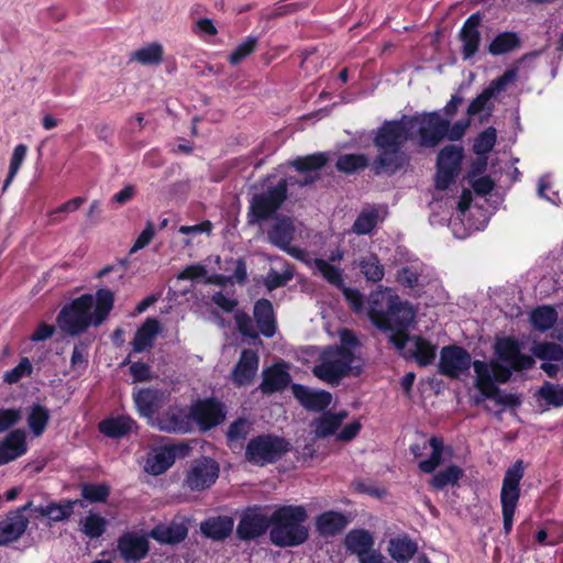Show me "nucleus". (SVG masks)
I'll list each match as a JSON object with an SVG mask.
<instances>
[{
  "label": "nucleus",
  "mask_w": 563,
  "mask_h": 563,
  "mask_svg": "<svg viewBox=\"0 0 563 563\" xmlns=\"http://www.w3.org/2000/svg\"><path fill=\"white\" fill-rule=\"evenodd\" d=\"M456 110L457 92L451 95L442 110L384 121L373 137L378 151L372 164L373 174L393 176L405 168L409 163V156L402 150L407 142L420 148H435L444 141H457V122L452 123L448 117Z\"/></svg>",
  "instance_id": "f257e3e1"
},
{
  "label": "nucleus",
  "mask_w": 563,
  "mask_h": 563,
  "mask_svg": "<svg viewBox=\"0 0 563 563\" xmlns=\"http://www.w3.org/2000/svg\"><path fill=\"white\" fill-rule=\"evenodd\" d=\"M368 318L383 332H390L388 341L405 358H413L421 367L430 365L437 347L422 336H410L408 328L415 311L398 296L378 294L369 300Z\"/></svg>",
  "instance_id": "f03ea898"
},
{
  "label": "nucleus",
  "mask_w": 563,
  "mask_h": 563,
  "mask_svg": "<svg viewBox=\"0 0 563 563\" xmlns=\"http://www.w3.org/2000/svg\"><path fill=\"white\" fill-rule=\"evenodd\" d=\"M114 306V292L100 288L96 296L84 294L64 306L57 314L58 327L75 336L88 330L90 325L99 327L109 317Z\"/></svg>",
  "instance_id": "7ed1b4c3"
},
{
  "label": "nucleus",
  "mask_w": 563,
  "mask_h": 563,
  "mask_svg": "<svg viewBox=\"0 0 563 563\" xmlns=\"http://www.w3.org/2000/svg\"><path fill=\"white\" fill-rule=\"evenodd\" d=\"M308 519L303 506L284 505L272 514L269 530L271 542L280 548H291L303 544L309 538V530L303 525Z\"/></svg>",
  "instance_id": "20e7f679"
},
{
  "label": "nucleus",
  "mask_w": 563,
  "mask_h": 563,
  "mask_svg": "<svg viewBox=\"0 0 563 563\" xmlns=\"http://www.w3.org/2000/svg\"><path fill=\"white\" fill-rule=\"evenodd\" d=\"M354 360L353 350L328 345L319 354L312 374L331 386H338L343 378L360 375L361 368L352 365Z\"/></svg>",
  "instance_id": "39448f33"
},
{
  "label": "nucleus",
  "mask_w": 563,
  "mask_h": 563,
  "mask_svg": "<svg viewBox=\"0 0 563 563\" xmlns=\"http://www.w3.org/2000/svg\"><path fill=\"white\" fill-rule=\"evenodd\" d=\"M253 318L256 328L247 312L239 310L234 313L235 325L242 336L258 340L260 334L267 339L276 334L277 319L271 300L266 298L256 300L253 306Z\"/></svg>",
  "instance_id": "423d86ee"
},
{
  "label": "nucleus",
  "mask_w": 563,
  "mask_h": 563,
  "mask_svg": "<svg viewBox=\"0 0 563 563\" xmlns=\"http://www.w3.org/2000/svg\"><path fill=\"white\" fill-rule=\"evenodd\" d=\"M473 366L476 373V387L485 397L493 399L497 405L507 407L520 404L517 396L501 393L494 384V382L506 383L509 380L510 371L508 368L497 362L487 364L482 361H475Z\"/></svg>",
  "instance_id": "0eeeda50"
},
{
  "label": "nucleus",
  "mask_w": 563,
  "mask_h": 563,
  "mask_svg": "<svg viewBox=\"0 0 563 563\" xmlns=\"http://www.w3.org/2000/svg\"><path fill=\"white\" fill-rule=\"evenodd\" d=\"M291 451V443L274 433H261L251 438L245 445V461L255 466H266L280 461Z\"/></svg>",
  "instance_id": "6e6552de"
},
{
  "label": "nucleus",
  "mask_w": 563,
  "mask_h": 563,
  "mask_svg": "<svg viewBox=\"0 0 563 563\" xmlns=\"http://www.w3.org/2000/svg\"><path fill=\"white\" fill-rule=\"evenodd\" d=\"M288 180L280 179L275 186L253 195L247 211L249 224H260L276 218L278 210L288 199Z\"/></svg>",
  "instance_id": "1a4fd4ad"
},
{
  "label": "nucleus",
  "mask_w": 563,
  "mask_h": 563,
  "mask_svg": "<svg viewBox=\"0 0 563 563\" xmlns=\"http://www.w3.org/2000/svg\"><path fill=\"white\" fill-rule=\"evenodd\" d=\"M523 463L517 461L510 466L503 479L500 503L503 508L504 530L509 533L512 529V520L520 497V481L523 477Z\"/></svg>",
  "instance_id": "9d476101"
},
{
  "label": "nucleus",
  "mask_w": 563,
  "mask_h": 563,
  "mask_svg": "<svg viewBox=\"0 0 563 563\" xmlns=\"http://www.w3.org/2000/svg\"><path fill=\"white\" fill-rule=\"evenodd\" d=\"M220 465L209 456L194 460L185 475L184 487L190 492H203L219 478Z\"/></svg>",
  "instance_id": "9b49d317"
},
{
  "label": "nucleus",
  "mask_w": 563,
  "mask_h": 563,
  "mask_svg": "<svg viewBox=\"0 0 563 563\" xmlns=\"http://www.w3.org/2000/svg\"><path fill=\"white\" fill-rule=\"evenodd\" d=\"M190 416V406L169 405L153 419L152 427L166 433L186 434L194 429Z\"/></svg>",
  "instance_id": "f8f14e48"
},
{
  "label": "nucleus",
  "mask_w": 563,
  "mask_h": 563,
  "mask_svg": "<svg viewBox=\"0 0 563 563\" xmlns=\"http://www.w3.org/2000/svg\"><path fill=\"white\" fill-rule=\"evenodd\" d=\"M272 526V516L268 517L262 506L247 507L240 517L236 536L242 541L255 540L264 536Z\"/></svg>",
  "instance_id": "ddd939ff"
},
{
  "label": "nucleus",
  "mask_w": 563,
  "mask_h": 563,
  "mask_svg": "<svg viewBox=\"0 0 563 563\" xmlns=\"http://www.w3.org/2000/svg\"><path fill=\"white\" fill-rule=\"evenodd\" d=\"M190 411L192 423L196 422L202 431L222 423L227 415L224 405L214 397L198 399L190 405Z\"/></svg>",
  "instance_id": "4468645a"
},
{
  "label": "nucleus",
  "mask_w": 563,
  "mask_h": 563,
  "mask_svg": "<svg viewBox=\"0 0 563 563\" xmlns=\"http://www.w3.org/2000/svg\"><path fill=\"white\" fill-rule=\"evenodd\" d=\"M31 507L32 501H29L15 510L9 511L5 517L0 520V547L8 545L19 540L24 534L30 523L24 512L31 509Z\"/></svg>",
  "instance_id": "2eb2a0df"
},
{
  "label": "nucleus",
  "mask_w": 563,
  "mask_h": 563,
  "mask_svg": "<svg viewBox=\"0 0 563 563\" xmlns=\"http://www.w3.org/2000/svg\"><path fill=\"white\" fill-rule=\"evenodd\" d=\"M456 177L457 145L450 144L443 147L438 154L434 186L438 190H445Z\"/></svg>",
  "instance_id": "dca6fc26"
},
{
  "label": "nucleus",
  "mask_w": 563,
  "mask_h": 563,
  "mask_svg": "<svg viewBox=\"0 0 563 563\" xmlns=\"http://www.w3.org/2000/svg\"><path fill=\"white\" fill-rule=\"evenodd\" d=\"M167 395L164 390L157 388H141L133 394L135 409L140 417L146 418L152 424L153 419L161 413L159 410L164 406Z\"/></svg>",
  "instance_id": "f3484780"
},
{
  "label": "nucleus",
  "mask_w": 563,
  "mask_h": 563,
  "mask_svg": "<svg viewBox=\"0 0 563 563\" xmlns=\"http://www.w3.org/2000/svg\"><path fill=\"white\" fill-rule=\"evenodd\" d=\"M294 236L295 225L289 217L278 218L267 232V239L271 244L299 258L302 251L296 246H291Z\"/></svg>",
  "instance_id": "a211bd4d"
},
{
  "label": "nucleus",
  "mask_w": 563,
  "mask_h": 563,
  "mask_svg": "<svg viewBox=\"0 0 563 563\" xmlns=\"http://www.w3.org/2000/svg\"><path fill=\"white\" fill-rule=\"evenodd\" d=\"M496 353L500 361L508 364L509 367L507 368L510 372L528 369L534 364L533 357L521 354L519 342L511 338L498 340L496 343Z\"/></svg>",
  "instance_id": "6ab92c4d"
},
{
  "label": "nucleus",
  "mask_w": 563,
  "mask_h": 563,
  "mask_svg": "<svg viewBox=\"0 0 563 563\" xmlns=\"http://www.w3.org/2000/svg\"><path fill=\"white\" fill-rule=\"evenodd\" d=\"M118 551L126 562H139L145 559L150 552V542L146 536H139L136 532L128 531L118 539Z\"/></svg>",
  "instance_id": "aec40b11"
},
{
  "label": "nucleus",
  "mask_w": 563,
  "mask_h": 563,
  "mask_svg": "<svg viewBox=\"0 0 563 563\" xmlns=\"http://www.w3.org/2000/svg\"><path fill=\"white\" fill-rule=\"evenodd\" d=\"M291 391L298 402L309 411H323L330 406L332 401L331 393L323 389L313 390L305 385L297 383L291 385Z\"/></svg>",
  "instance_id": "412c9836"
},
{
  "label": "nucleus",
  "mask_w": 563,
  "mask_h": 563,
  "mask_svg": "<svg viewBox=\"0 0 563 563\" xmlns=\"http://www.w3.org/2000/svg\"><path fill=\"white\" fill-rule=\"evenodd\" d=\"M188 449L187 444H169L159 448L155 454L147 460L146 471L155 476L164 474L175 463L177 455Z\"/></svg>",
  "instance_id": "4be33fe9"
},
{
  "label": "nucleus",
  "mask_w": 563,
  "mask_h": 563,
  "mask_svg": "<svg viewBox=\"0 0 563 563\" xmlns=\"http://www.w3.org/2000/svg\"><path fill=\"white\" fill-rule=\"evenodd\" d=\"M428 446L431 448V455L419 462V470L427 474L432 473L442 463V454L444 451L443 439L440 437H431L429 441H424L422 444L415 443L410 445V452L415 457L421 456Z\"/></svg>",
  "instance_id": "5701e85b"
},
{
  "label": "nucleus",
  "mask_w": 563,
  "mask_h": 563,
  "mask_svg": "<svg viewBox=\"0 0 563 563\" xmlns=\"http://www.w3.org/2000/svg\"><path fill=\"white\" fill-rule=\"evenodd\" d=\"M260 358L255 351L245 349L232 371V379L238 386H246L252 383L258 368Z\"/></svg>",
  "instance_id": "b1692460"
},
{
  "label": "nucleus",
  "mask_w": 563,
  "mask_h": 563,
  "mask_svg": "<svg viewBox=\"0 0 563 563\" xmlns=\"http://www.w3.org/2000/svg\"><path fill=\"white\" fill-rule=\"evenodd\" d=\"M291 382V376L282 364H274L263 372L260 389L265 395L284 390Z\"/></svg>",
  "instance_id": "393cba45"
},
{
  "label": "nucleus",
  "mask_w": 563,
  "mask_h": 563,
  "mask_svg": "<svg viewBox=\"0 0 563 563\" xmlns=\"http://www.w3.org/2000/svg\"><path fill=\"white\" fill-rule=\"evenodd\" d=\"M26 450L25 433L20 429L11 431L0 442V466L22 456Z\"/></svg>",
  "instance_id": "a878e982"
},
{
  "label": "nucleus",
  "mask_w": 563,
  "mask_h": 563,
  "mask_svg": "<svg viewBox=\"0 0 563 563\" xmlns=\"http://www.w3.org/2000/svg\"><path fill=\"white\" fill-rule=\"evenodd\" d=\"M347 525L349 518L341 511L327 510L316 518V529L323 538L341 533Z\"/></svg>",
  "instance_id": "bb28decb"
},
{
  "label": "nucleus",
  "mask_w": 563,
  "mask_h": 563,
  "mask_svg": "<svg viewBox=\"0 0 563 563\" xmlns=\"http://www.w3.org/2000/svg\"><path fill=\"white\" fill-rule=\"evenodd\" d=\"M137 422L130 416L120 415L101 420L98 424L100 433L111 439H120L133 430H137Z\"/></svg>",
  "instance_id": "cd10ccee"
},
{
  "label": "nucleus",
  "mask_w": 563,
  "mask_h": 563,
  "mask_svg": "<svg viewBox=\"0 0 563 563\" xmlns=\"http://www.w3.org/2000/svg\"><path fill=\"white\" fill-rule=\"evenodd\" d=\"M161 323L156 318H147L136 330L132 346L135 353H142L151 349L158 333Z\"/></svg>",
  "instance_id": "c85d7f7f"
},
{
  "label": "nucleus",
  "mask_w": 563,
  "mask_h": 563,
  "mask_svg": "<svg viewBox=\"0 0 563 563\" xmlns=\"http://www.w3.org/2000/svg\"><path fill=\"white\" fill-rule=\"evenodd\" d=\"M481 24L479 14H472L464 23L462 30H460V38L463 41V55L467 59L472 57L479 45V31Z\"/></svg>",
  "instance_id": "c756f323"
},
{
  "label": "nucleus",
  "mask_w": 563,
  "mask_h": 563,
  "mask_svg": "<svg viewBox=\"0 0 563 563\" xmlns=\"http://www.w3.org/2000/svg\"><path fill=\"white\" fill-rule=\"evenodd\" d=\"M233 518L229 516H218L206 519L200 525L202 534L214 541H222L228 538L233 530Z\"/></svg>",
  "instance_id": "7c9ffc66"
},
{
  "label": "nucleus",
  "mask_w": 563,
  "mask_h": 563,
  "mask_svg": "<svg viewBox=\"0 0 563 563\" xmlns=\"http://www.w3.org/2000/svg\"><path fill=\"white\" fill-rule=\"evenodd\" d=\"M188 529L181 523L157 526L150 532V537L162 544H178L187 538Z\"/></svg>",
  "instance_id": "2f4dec72"
},
{
  "label": "nucleus",
  "mask_w": 563,
  "mask_h": 563,
  "mask_svg": "<svg viewBox=\"0 0 563 563\" xmlns=\"http://www.w3.org/2000/svg\"><path fill=\"white\" fill-rule=\"evenodd\" d=\"M252 431V423L243 417L232 421L225 432L227 445L231 450L242 449Z\"/></svg>",
  "instance_id": "473e14b6"
},
{
  "label": "nucleus",
  "mask_w": 563,
  "mask_h": 563,
  "mask_svg": "<svg viewBox=\"0 0 563 563\" xmlns=\"http://www.w3.org/2000/svg\"><path fill=\"white\" fill-rule=\"evenodd\" d=\"M388 553L398 563L409 562L418 551V545L408 537L391 538L388 542Z\"/></svg>",
  "instance_id": "72a5a7b5"
},
{
  "label": "nucleus",
  "mask_w": 563,
  "mask_h": 563,
  "mask_svg": "<svg viewBox=\"0 0 563 563\" xmlns=\"http://www.w3.org/2000/svg\"><path fill=\"white\" fill-rule=\"evenodd\" d=\"M374 544L372 534L364 529L351 530L344 538V545L347 551L358 558L366 554Z\"/></svg>",
  "instance_id": "f704fd0d"
},
{
  "label": "nucleus",
  "mask_w": 563,
  "mask_h": 563,
  "mask_svg": "<svg viewBox=\"0 0 563 563\" xmlns=\"http://www.w3.org/2000/svg\"><path fill=\"white\" fill-rule=\"evenodd\" d=\"M372 164L373 162L369 164L368 157L363 153H347L338 157L335 168L342 174L353 175L368 166L372 168Z\"/></svg>",
  "instance_id": "c9c22d12"
},
{
  "label": "nucleus",
  "mask_w": 563,
  "mask_h": 563,
  "mask_svg": "<svg viewBox=\"0 0 563 563\" xmlns=\"http://www.w3.org/2000/svg\"><path fill=\"white\" fill-rule=\"evenodd\" d=\"M49 410L41 404H33L27 415V426L33 435L40 437L44 433L49 422Z\"/></svg>",
  "instance_id": "e433bc0d"
},
{
  "label": "nucleus",
  "mask_w": 563,
  "mask_h": 563,
  "mask_svg": "<svg viewBox=\"0 0 563 563\" xmlns=\"http://www.w3.org/2000/svg\"><path fill=\"white\" fill-rule=\"evenodd\" d=\"M346 417V412L342 411L339 413H332L330 411L324 412L320 418L316 419V435L318 438H327L332 435L341 426L343 419Z\"/></svg>",
  "instance_id": "4c0bfd02"
},
{
  "label": "nucleus",
  "mask_w": 563,
  "mask_h": 563,
  "mask_svg": "<svg viewBox=\"0 0 563 563\" xmlns=\"http://www.w3.org/2000/svg\"><path fill=\"white\" fill-rule=\"evenodd\" d=\"M84 507V503L80 499H62L59 501L48 503V515L47 518L51 521L58 522L68 520L73 514L75 506Z\"/></svg>",
  "instance_id": "58836bf2"
},
{
  "label": "nucleus",
  "mask_w": 563,
  "mask_h": 563,
  "mask_svg": "<svg viewBox=\"0 0 563 563\" xmlns=\"http://www.w3.org/2000/svg\"><path fill=\"white\" fill-rule=\"evenodd\" d=\"M358 268L368 282H380L385 275L384 266L380 264L378 256L373 253H369L360 260Z\"/></svg>",
  "instance_id": "ea45409f"
},
{
  "label": "nucleus",
  "mask_w": 563,
  "mask_h": 563,
  "mask_svg": "<svg viewBox=\"0 0 563 563\" xmlns=\"http://www.w3.org/2000/svg\"><path fill=\"white\" fill-rule=\"evenodd\" d=\"M313 266L323 279L335 288L340 289L345 285L343 271L340 267L330 264L323 258H314Z\"/></svg>",
  "instance_id": "a19ab883"
},
{
  "label": "nucleus",
  "mask_w": 563,
  "mask_h": 563,
  "mask_svg": "<svg viewBox=\"0 0 563 563\" xmlns=\"http://www.w3.org/2000/svg\"><path fill=\"white\" fill-rule=\"evenodd\" d=\"M438 371L450 378H457V344L442 349Z\"/></svg>",
  "instance_id": "79ce46f5"
},
{
  "label": "nucleus",
  "mask_w": 563,
  "mask_h": 563,
  "mask_svg": "<svg viewBox=\"0 0 563 563\" xmlns=\"http://www.w3.org/2000/svg\"><path fill=\"white\" fill-rule=\"evenodd\" d=\"M327 163V154L319 152L306 156H298L291 162V166L299 173H308L320 170Z\"/></svg>",
  "instance_id": "37998d69"
},
{
  "label": "nucleus",
  "mask_w": 563,
  "mask_h": 563,
  "mask_svg": "<svg viewBox=\"0 0 563 563\" xmlns=\"http://www.w3.org/2000/svg\"><path fill=\"white\" fill-rule=\"evenodd\" d=\"M378 211L371 207L363 209L355 219L352 231L357 235L369 234L378 223Z\"/></svg>",
  "instance_id": "c03bdc74"
},
{
  "label": "nucleus",
  "mask_w": 563,
  "mask_h": 563,
  "mask_svg": "<svg viewBox=\"0 0 563 563\" xmlns=\"http://www.w3.org/2000/svg\"><path fill=\"white\" fill-rule=\"evenodd\" d=\"M111 487L107 483H82L80 484L81 497L89 503H106L110 496Z\"/></svg>",
  "instance_id": "a18cd8bd"
},
{
  "label": "nucleus",
  "mask_w": 563,
  "mask_h": 563,
  "mask_svg": "<svg viewBox=\"0 0 563 563\" xmlns=\"http://www.w3.org/2000/svg\"><path fill=\"white\" fill-rule=\"evenodd\" d=\"M532 325L539 331H547L558 320V312L550 306L538 307L530 316Z\"/></svg>",
  "instance_id": "49530a36"
},
{
  "label": "nucleus",
  "mask_w": 563,
  "mask_h": 563,
  "mask_svg": "<svg viewBox=\"0 0 563 563\" xmlns=\"http://www.w3.org/2000/svg\"><path fill=\"white\" fill-rule=\"evenodd\" d=\"M107 530V520L99 514H89L80 521V531L90 539L100 538Z\"/></svg>",
  "instance_id": "de8ad7c7"
},
{
  "label": "nucleus",
  "mask_w": 563,
  "mask_h": 563,
  "mask_svg": "<svg viewBox=\"0 0 563 563\" xmlns=\"http://www.w3.org/2000/svg\"><path fill=\"white\" fill-rule=\"evenodd\" d=\"M497 141V132L493 126L487 128L482 133H479L473 143V152L477 156H484L493 150Z\"/></svg>",
  "instance_id": "09e8293b"
},
{
  "label": "nucleus",
  "mask_w": 563,
  "mask_h": 563,
  "mask_svg": "<svg viewBox=\"0 0 563 563\" xmlns=\"http://www.w3.org/2000/svg\"><path fill=\"white\" fill-rule=\"evenodd\" d=\"M163 46L158 43H152L137 49L133 58L142 65H158L163 60Z\"/></svg>",
  "instance_id": "8fccbe9b"
},
{
  "label": "nucleus",
  "mask_w": 563,
  "mask_h": 563,
  "mask_svg": "<svg viewBox=\"0 0 563 563\" xmlns=\"http://www.w3.org/2000/svg\"><path fill=\"white\" fill-rule=\"evenodd\" d=\"M27 153V146L25 144H18L12 153L10 159L9 172L4 179L2 191H5L16 176L25 156Z\"/></svg>",
  "instance_id": "3c124183"
},
{
  "label": "nucleus",
  "mask_w": 563,
  "mask_h": 563,
  "mask_svg": "<svg viewBox=\"0 0 563 563\" xmlns=\"http://www.w3.org/2000/svg\"><path fill=\"white\" fill-rule=\"evenodd\" d=\"M518 42L515 33H501L492 41L488 49L492 55H501L512 51Z\"/></svg>",
  "instance_id": "603ef678"
},
{
  "label": "nucleus",
  "mask_w": 563,
  "mask_h": 563,
  "mask_svg": "<svg viewBox=\"0 0 563 563\" xmlns=\"http://www.w3.org/2000/svg\"><path fill=\"white\" fill-rule=\"evenodd\" d=\"M257 43L258 38L256 36H247L245 41L240 43L229 55V63L234 66L239 65L256 49Z\"/></svg>",
  "instance_id": "864d4df0"
},
{
  "label": "nucleus",
  "mask_w": 563,
  "mask_h": 563,
  "mask_svg": "<svg viewBox=\"0 0 563 563\" xmlns=\"http://www.w3.org/2000/svg\"><path fill=\"white\" fill-rule=\"evenodd\" d=\"M302 5L298 2H287L286 0L278 1L271 9H265L262 12V19L274 20L285 16L290 13L299 11Z\"/></svg>",
  "instance_id": "5fc2aeb1"
},
{
  "label": "nucleus",
  "mask_w": 563,
  "mask_h": 563,
  "mask_svg": "<svg viewBox=\"0 0 563 563\" xmlns=\"http://www.w3.org/2000/svg\"><path fill=\"white\" fill-rule=\"evenodd\" d=\"M540 398L554 407L563 406V386L545 382L538 391Z\"/></svg>",
  "instance_id": "6e6d98bb"
},
{
  "label": "nucleus",
  "mask_w": 563,
  "mask_h": 563,
  "mask_svg": "<svg viewBox=\"0 0 563 563\" xmlns=\"http://www.w3.org/2000/svg\"><path fill=\"white\" fill-rule=\"evenodd\" d=\"M518 77V71L516 68L507 69L501 76L494 79L489 87L485 89L487 93H489V97L493 98L494 96L500 93L501 91L506 90V88L516 81Z\"/></svg>",
  "instance_id": "4d7b16f0"
},
{
  "label": "nucleus",
  "mask_w": 563,
  "mask_h": 563,
  "mask_svg": "<svg viewBox=\"0 0 563 563\" xmlns=\"http://www.w3.org/2000/svg\"><path fill=\"white\" fill-rule=\"evenodd\" d=\"M449 484H457V465H450L446 470L437 473L430 481V486L435 490H441Z\"/></svg>",
  "instance_id": "13d9d810"
},
{
  "label": "nucleus",
  "mask_w": 563,
  "mask_h": 563,
  "mask_svg": "<svg viewBox=\"0 0 563 563\" xmlns=\"http://www.w3.org/2000/svg\"><path fill=\"white\" fill-rule=\"evenodd\" d=\"M533 354L540 360L561 361L563 358V349L556 343L544 342L533 347Z\"/></svg>",
  "instance_id": "bf43d9fd"
},
{
  "label": "nucleus",
  "mask_w": 563,
  "mask_h": 563,
  "mask_svg": "<svg viewBox=\"0 0 563 563\" xmlns=\"http://www.w3.org/2000/svg\"><path fill=\"white\" fill-rule=\"evenodd\" d=\"M33 372L32 363L27 357H22L16 366L4 373L3 380L8 384H15L23 377L31 376Z\"/></svg>",
  "instance_id": "052dcab7"
},
{
  "label": "nucleus",
  "mask_w": 563,
  "mask_h": 563,
  "mask_svg": "<svg viewBox=\"0 0 563 563\" xmlns=\"http://www.w3.org/2000/svg\"><path fill=\"white\" fill-rule=\"evenodd\" d=\"M339 290L343 294L344 299L354 312H361L363 310L364 296L358 289L344 285L343 288H340Z\"/></svg>",
  "instance_id": "680f3d73"
},
{
  "label": "nucleus",
  "mask_w": 563,
  "mask_h": 563,
  "mask_svg": "<svg viewBox=\"0 0 563 563\" xmlns=\"http://www.w3.org/2000/svg\"><path fill=\"white\" fill-rule=\"evenodd\" d=\"M70 365L74 369H86L88 366V345L86 343L80 341L75 344L70 356Z\"/></svg>",
  "instance_id": "e2e57ef3"
},
{
  "label": "nucleus",
  "mask_w": 563,
  "mask_h": 563,
  "mask_svg": "<svg viewBox=\"0 0 563 563\" xmlns=\"http://www.w3.org/2000/svg\"><path fill=\"white\" fill-rule=\"evenodd\" d=\"M291 278V273L280 274L274 269H271L264 279V285L268 291H273L279 287L285 286Z\"/></svg>",
  "instance_id": "0e129e2a"
},
{
  "label": "nucleus",
  "mask_w": 563,
  "mask_h": 563,
  "mask_svg": "<svg viewBox=\"0 0 563 563\" xmlns=\"http://www.w3.org/2000/svg\"><path fill=\"white\" fill-rule=\"evenodd\" d=\"M468 183L472 189L479 196L490 194L495 187V183L489 176L468 178Z\"/></svg>",
  "instance_id": "69168bd1"
},
{
  "label": "nucleus",
  "mask_w": 563,
  "mask_h": 563,
  "mask_svg": "<svg viewBox=\"0 0 563 563\" xmlns=\"http://www.w3.org/2000/svg\"><path fill=\"white\" fill-rule=\"evenodd\" d=\"M21 418L20 409L9 408L0 409V433L7 431L9 428L18 423Z\"/></svg>",
  "instance_id": "338daca9"
},
{
  "label": "nucleus",
  "mask_w": 563,
  "mask_h": 563,
  "mask_svg": "<svg viewBox=\"0 0 563 563\" xmlns=\"http://www.w3.org/2000/svg\"><path fill=\"white\" fill-rule=\"evenodd\" d=\"M155 235V227L152 221H147L145 224V228L143 231L139 234L137 239L135 240L131 252H136L139 250L144 249L146 245L151 243Z\"/></svg>",
  "instance_id": "774afa93"
}]
</instances>
